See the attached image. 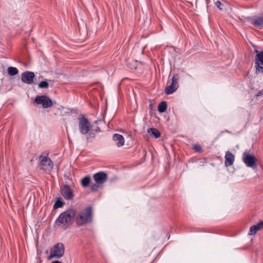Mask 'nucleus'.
Segmentation results:
<instances>
[{
    "label": "nucleus",
    "mask_w": 263,
    "mask_h": 263,
    "mask_svg": "<svg viewBox=\"0 0 263 263\" xmlns=\"http://www.w3.org/2000/svg\"><path fill=\"white\" fill-rule=\"evenodd\" d=\"M206 2V4L207 5V7L209 8L210 7L212 6V4H211V0H205ZM213 4L215 5L219 10H222V9L220 7L221 5H222L221 2L219 0H212Z\"/></svg>",
    "instance_id": "16"
},
{
    "label": "nucleus",
    "mask_w": 263,
    "mask_h": 263,
    "mask_svg": "<svg viewBox=\"0 0 263 263\" xmlns=\"http://www.w3.org/2000/svg\"><path fill=\"white\" fill-rule=\"evenodd\" d=\"M51 263H62V262L59 260H54V261H52Z\"/></svg>",
    "instance_id": "30"
},
{
    "label": "nucleus",
    "mask_w": 263,
    "mask_h": 263,
    "mask_svg": "<svg viewBox=\"0 0 263 263\" xmlns=\"http://www.w3.org/2000/svg\"><path fill=\"white\" fill-rule=\"evenodd\" d=\"M247 21L254 27L263 29V13L247 17Z\"/></svg>",
    "instance_id": "5"
},
{
    "label": "nucleus",
    "mask_w": 263,
    "mask_h": 263,
    "mask_svg": "<svg viewBox=\"0 0 263 263\" xmlns=\"http://www.w3.org/2000/svg\"><path fill=\"white\" fill-rule=\"evenodd\" d=\"M261 64H258V63H255V67L256 68V73H258L259 72L263 73V66Z\"/></svg>",
    "instance_id": "23"
},
{
    "label": "nucleus",
    "mask_w": 263,
    "mask_h": 263,
    "mask_svg": "<svg viewBox=\"0 0 263 263\" xmlns=\"http://www.w3.org/2000/svg\"><path fill=\"white\" fill-rule=\"evenodd\" d=\"M79 128L80 133L82 135H86L87 140L93 138L95 137V134L90 132L91 128V125L88 120L83 115H82V116L79 118Z\"/></svg>",
    "instance_id": "3"
},
{
    "label": "nucleus",
    "mask_w": 263,
    "mask_h": 263,
    "mask_svg": "<svg viewBox=\"0 0 263 263\" xmlns=\"http://www.w3.org/2000/svg\"><path fill=\"white\" fill-rule=\"evenodd\" d=\"M99 184L97 183H92L90 187V189L91 192H96L99 188Z\"/></svg>",
    "instance_id": "25"
},
{
    "label": "nucleus",
    "mask_w": 263,
    "mask_h": 263,
    "mask_svg": "<svg viewBox=\"0 0 263 263\" xmlns=\"http://www.w3.org/2000/svg\"><path fill=\"white\" fill-rule=\"evenodd\" d=\"M96 132H101L100 128L99 127H97L96 129H95Z\"/></svg>",
    "instance_id": "29"
},
{
    "label": "nucleus",
    "mask_w": 263,
    "mask_h": 263,
    "mask_svg": "<svg viewBox=\"0 0 263 263\" xmlns=\"http://www.w3.org/2000/svg\"><path fill=\"white\" fill-rule=\"evenodd\" d=\"M263 228V221H261L258 223L251 226L250 228L249 234L250 235L255 234L257 232Z\"/></svg>",
    "instance_id": "14"
},
{
    "label": "nucleus",
    "mask_w": 263,
    "mask_h": 263,
    "mask_svg": "<svg viewBox=\"0 0 263 263\" xmlns=\"http://www.w3.org/2000/svg\"><path fill=\"white\" fill-rule=\"evenodd\" d=\"M263 95V89L259 90L257 93L256 95V97H259Z\"/></svg>",
    "instance_id": "27"
},
{
    "label": "nucleus",
    "mask_w": 263,
    "mask_h": 263,
    "mask_svg": "<svg viewBox=\"0 0 263 263\" xmlns=\"http://www.w3.org/2000/svg\"><path fill=\"white\" fill-rule=\"evenodd\" d=\"M257 63L263 65V51L259 52L257 53L255 58V63Z\"/></svg>",
    "instance_id": "18"
},
{
    "label": "nucleus",
    "mask_w": 263,
    "mask_h": 263,
    "mask_svg": "<svg viewBox=\"0 0 263 263\" xmlns=\"http://www.w3.org/2000/svg\"><path fill=\"white\" fill-rule=\"evenodd\" d=\"M150 135L154 136L156 138H159L160 136V132L156 128H150V131H148Z\"/></svg>",
    "instance_id": "21"
},
{
    "label": "nucleus",
    "mask_w": 263,
    "mask_h": 263,
    "mask_svg": "<svg viewBox=\"0 0 263 263\" xmlns=\"http://www.w3.org/2000/svg\"><path fill=\"white\" fill-rule=\"evenodd\" d=\"M35 101L38 104H42L43 107L45 108L49 107L52 105L51 100L46 96H37Z\"/></svg>",
    "instance_id": "9"
},
{
    "label": "nucleus",
    "mask_w": 263,
    "mask_h": 263,
    "mask_svg": "<svg viewBox=\"0 0 263 263\" xmlns=\"http://www.w3.org/2000/svg\"><path fill=\"white\" fill-rule=\"evenodd\" d=\"M38 86L41 88H47L49 87V84L46 81H42L39 84Z\"/></svg>",
    "instance_id": "24"
},
{
    "label": "nucleus",
    "mask_w": 263,
    "mask_h": 263,
    "mask_svg": "<svg viewBox=\"0 0 263 263\" xmlns=\"http://www.w3.org/2000/svg\"><path fill=\"white\" fill-rule=\"evenodd\" d=\"M102 120H97L95 122V123L96 124H99V123H102Z\"/></svg>",
    "instance_id": "28"
},
{
    "label": "nucleus",
    "mask_w": 263,
    "mask_h": 263,
    "mask_svg": "<svg viewBox=\"0 0 263 263\" xmlns=\"http://www.w3.org/2000/svg\"><path fill=\"white\" fill-rule=\"evenodd\" d=\"M64 252L65 247L64 245L61 242H58L54 245L50 249L48 259H51L53 257L60 258L63 256Z\"/></svg>",
    "instance_id": "4"
},
{
    "label": "nucleus",
    "mask_w": 263,
    "mask_h": 263,
    "mask_svg": "<svg viewBox=\"0 0 263 263\" xmlns=\"http://www.w3.org/2000/svg\"><path fill=\"white\" fill-rule=\"evenodd\" d=\"M193 149L197 152L201 153L202 152V148L199 144H194L193 145Z\"/></svg>",
    "instance_id": "26"
},
{
    "label": "nucleus",
    "mask_w": 263,
    "mask_h": 263,
    "mask_svg": "<svg viewBox=\"0 0 263 263\" xmlns=\"http://www.w3.org/2000/svg\"><path fill=\"white\" fill-rule=\"evenodd\" d=\"M90 180H91V179L89 176H86L84 177L81 180L82 186L84 188L88 187L90 182Z\"/></svg>",
    "instance_id": "17"
},
{
    "label": "nucleus",
    "mask_w": 263,
    "mask_h": 263,
    "mask_svg": "<svg viewBox=\"0 0 263 263\" xmlns=\"http://www.w3.org/2000/svg\"><path fill=\"white\" fill-rule=\"evenodd\" d=\"M64 205V202L60 198H58L53 205V209H57L62 208Z\"/></svg>",
    "instance_id": "22"
},
{
    "label": "nucleus",
    "mask_w": 263,
    "mask_h": 263,
    "mask_svg": "<svg viewBox=\"0 0 263 263\" xmlns=\"http://www.w3.org/2000/svg\"><path fill=\"white\" fill-rule=\"evenodd\" d=\"M112 139L114 141L116 142V145L118 147L122 146L124 144V138L122 135L115 134L112 136Z\"/></svg>",
    "instance_id": "15"
},
{
    "label": "nucleus",
    "mask_w": 263,
    "mask_h": 263,
    "mask_svg": "<svg viewBox=\"0 0 263 263\" xmlns=\"http://www.w3.org/2000/svg\"><path fill=\"white\" fill-rule=\"evenodd\" d=\"M167 108V103L165 101L161 102L158 106V110L160 112H164Z\"/></svg>",
    "instance_id": "19"
},
{
    "label": "nucleus",
    "mask_w": 263,
    "mask_h": 263,
    "mask_svg": "<svg viewBox=\"0 0 263 263\" xmlns=\"http://www.w3.org/2000/svg\"><path fill=\"white\" fill-rule=\"evenodd\" d=\"M93 178L97 184H103L105 183L108 178L107 174L102 171L95 173L93 175Z\"/></svg>",
    "instance_id": "11"
},
{
    "label": "nucleus",
    "mask_w": 263,
    "mask_h": 263,
    "mask_svg": "<svg viewBox=\"0 0 263 263\" xmlns=\"http://www.w3.org/2000/svg\"><path fill=\"white\" fill-rule=\"evenodd\" d=\"M35 77V74L32 71H25L21 74V80L24 83L28 84H31L33 82V78Z\"/></svg>",
    "instance_id": "12"
},
{
    "label": "nucleus",
    "mask_w": 263,
    "mask_h": 263,
    "mask_svg": "<svg viewBox=\"0 0 263 263\" xmlns=\"http://www.w3.org/2000/svg\"><path fill=\"white\" fill-rule=\"evenodd\" d=\"M211 4H212V6L214 5L213 2L212 0H211Z\"/></svg>",
    "instance_id": "31"
},
{
    "label": "nucleus",
    "mask_w": 263,
    "mask_h": 263,
    "mask_svg": "<svg viewBox=\"0 0 263 263\" xmlns=\"http://www.w3.org/2000/svg\"><path fill=\"white\" fill-rule=\"evenodd\" d=\"M61 193L64 198L67 200H70L73 198V193L67 184L64 185L61 188Z\"/></svg>",
    "instance_id": "10"
},
{
    "label": "nucleus",
    "mask_w": 263,
    "mask_h": 263,
    "mask_svg": "<svg viewBox=\"0 0 263 263\" xmlns=\"http://www.w3.org/2000/svg\"><path fill=\"white\" fill-rule=\"evenodd\" d=\"M243 162L248 167L253 168L257 166V159L254 155H251L248 152L246 151L242 155Z\"/></svg>",
    "instance_id": "6"
},
{
    "label": "nucleus",
    "mask_w": 263,
    "mask_h": 263,
    "mask_svg": "<svg viewBox=\"0 0 263 263\" xmlns=\"http://www.w3.org/2000/svg\"><path fill=\"white\" fill-rule=\"evenodd\" d=\"M18 73V70L16 67H9L8 68V73L11 76H13Z\"/></svg>",
    "instance_id": "20"
},
{
    "label": "nucleus",
    "mask_w": 263,
    "mask_h": 263,
    "mask_svg": "<svg viewBox=\"0 0 263 263\" xmlns=\"http://www.w3.org/2000/svg\"><path fill=\"white\" fill-rule=\"evenodd\" d=\"M235 160L234 155L229 151H227L225 155L224 164L226 166L232 165Z\"/></svg>",
    "instance_id": "13"
},
{
    "label": "nucleus",
    "mask_w": 263,
    "mask_h": 263,
    "mask_svg": "<svg viewBox=\"0 0 263 263\" xmlns=\"http://www.w3.org/2000/svg\"><path fill=\"white\" fill-rule=\"evenodd\" d=\"M40 159L41 160V169L46 172H50L52 170L53 168V163L49 158L46 156H41Z\"/></svg>",
    "instance_id": "7"
},
{
    "label": "nucleus",
    "mask_w": 263,
    "mask_h": 263,
    "mask_svg": "<svg viewBox=\"0 0 263 263\" xmlns=\"http://www.w3.org/2000/svg\"><path fill=\"white\" fill-rule=\"evenodd\" d=\"M74 220L78 227L85 226L92 223L93 221V212L91 206H87L79 211L76 212Z\"/></svg>",
    "instance_id": "2"
},
{
    "label": "nucleus",
    "mask_w": 263,
    "mask_h": 263,
    "mask_svg": "<svg viewBox=\"0 0 263 263\" xmlns=\"http://www.w3.org/2000/svg\"><path fill=\"white\" fill-rule=\"evenodd\" d=\"M179 79V74H176L173 76L171 85L166 87L165 89V93L166 95H171L177 89L179 86L178 83Z\"/></svg>",
    "instance_id": "8"
},
{
    "label": "nucleus",
    "mask_w": 263,
    "mask_h": 263,
    "mask_svg": "<svg viewBox=\"0 0 263 263\" xmlns=\"http://www.w3.org/2000/svg\"><path fill=\"white\" fill-rule=\"evenodd\" d=\"M75 216L76 210L69 208L60 214L55 221V225L63 230H66L73 223Z\"/></svg>",
    "instance_id": "1"
}]
</instances>
